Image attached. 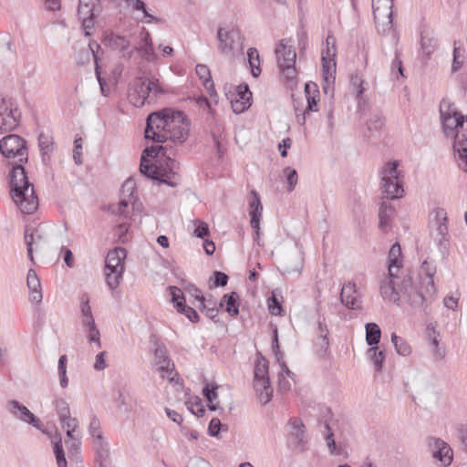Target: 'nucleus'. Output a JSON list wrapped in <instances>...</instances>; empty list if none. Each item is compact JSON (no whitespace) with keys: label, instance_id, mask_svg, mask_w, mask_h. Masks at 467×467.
Segmentation results:
<instances>
[{"label":"nucleus","instance_id":"nucleus-1","mask_svg":"<svg viewBox=\"0 0 467 467\" xmlns=\"http://www.w3.org/2000/svg\"><path fill=\"white\" fill-rule=\"evenodd\" d=\"M160 154L165 155V147L161 145L146 148L141 155L140 171L145 177L158 181L161 183L176 187L180 184L181 176L178 172V164L175 160L167 157L164 165L152 163L149 157L157 158Z\"/></svg>","mask_w":467,"mask_h":467},{"label":"nucleus","instance_id":"nucleus-2","mask_svg":"<svg viewBox=\"0 0 467 467\" xmlns=\"http://www.w3.org/2000/svg\"><path fill=\"white\" fill-rule=\"evenodd\" d=\"M23 162H9L10 193L23 213L31 214L38 207V198L35 193L33 184L28 181Z\"/></svg>","mask_w":467,"mask_h":467},{"label":"nucleus","instance_id":"nucleus-3","mask_svg":"<svg viewBox=\"0 0 467 467\" xmlns=\"http://www.w3.org/2000/svg\"><path fill=\"white\" fill-rule=\"evenodd\" d=\"M400 291L406 295L410 306L419 313L430 314L429 305L434 298L436 293H429L426 285L415 286L411 277L405 275L401 281Z\"/></svg>","mask_w":467,"mask_h":467},{"label":"nucleus","instance_id":"nucleus-4","mask_svg":"<svg viewBox=\"0 0 467 467\" xmlns=\"http://www.w3.org/2000/svg\"><path fill=\"white\" fill-rule=\"evenodd\" d=\"M127 257V251L123 247H115L110 250L105 260L106 283L111 290L116 289L124 272V261Z\"/></svg>","mask_w":467,"mask_h":467},{"label":"nucleus","instance_id":"nucleus-5","mask_svg":"<svg viewBox=\"0 0 467 467\" xmlns=\"http://www.w3.org/2000/svg\"><path fill=\"white\" fill-rule=\"evenodd\" d=\"M290 39H281L275 48L277 65L283 76L287 79L289 85L296 83V53L293 46L288 45Z\"/></svg>","mask_w":467,"mask_h":467},{"label":"nucleus","instance_id":"nucleus-6","mask_svg":"<svg viewBox=\"0 0 467 467\" xmlns=\"http://www.w3.org/2000/svg\"><path fill=\"white\" fill-rule=\"evenodd\" d=\"M0 152L5 159H13V162H27L28 161L26 141L16 134H9L2 138Z\"/></svg>","mask_w":467,"mask_h":467},{"label":"nucleus","instance_id":"nucleus-7","mask_svg":"<svg viewBox=\"0 0 467 467\" xmlns=\"http://www.w3.org/2000/svg\"><path fill=\"white\" fill-rule=\"evenodd\" d=\"M397 161L388 162L381 171L383 192L387 198L399 199L403 196L402 182L400 180Z\"/></svg>","mask_w":467,"mask_h":467},{"label":"nucleus","instance_id":"nucleus-8","mask_svg":"<svg viewBox=\"0 0 467 467\" xmlns=\"http://www.w3.org/2000/svg\"><path fill=\"white\" fill-rule=\"evenodd\" d=\"M133 85L134 93L130 94V99L136 107H141L145 102L150 103L156 99L157 94L163 92L156 81L147 78H137Z\"/></svg>","mask_w":467,"mask_h":467},{"label":"nucleus","instance_id":"nucleus-9","mask_svg":"<svg viewBox=\"0 0 467 467\" xmlns=\"http://www.w3.org/2000/svg\"><path fill=\"white\" fill-rule=\"evenodd\" d=\"M171 112L174 110L164 109L161 112L150 113L146 120L145 139L152 140L155 142H163L166 128L171 119Z\"/></svg>","mask_w":467,"mask_h":467},{"label":"nucleus","instance_id":"nucleus-10","mask_svg":"<svg viewBox=\"0 0 467 467\" xmlns=\"http://www.w3.org/2000/svg\"><path fill=\"white\" fill-rule=\"evenodd\" d=\"M21 119L17 102L13 98H0V133L16 130Z\"/></svg>","mask_w":467,"mask_h":467},{"label":"nucleus","instance_id":"nucleus-11","mask_svg":"<svg viewBox=\"0 0 467 467\" xmlns=\"http://www.w3.org/2000/svg\"><path fill=\"white\" fill-rule=\"evenodd\" d=\"M190 124L186 116L182 111L171 112V119L166 128L163 142L171 140L182 143L189 135Z\"/></svg>","mask_w":467,"mask_h":467},{"label":"nucleus","instance_id":"nucleus-12","mask_svg":"<svg viewBox=\"0 0 467 467\" xmlns=\"http://www.w3.org/2000/svg\"><path fill=\"white\" fill-rule=\"evenodd\" d=\"M394 0H372L373 16L379 31H389L393 23Z\"/></svg>","mask_w":467,"mask_h":467},{"label":"nucleus","instance_id":"nucleus-13","mask_svg":"<svg viewBox=\"0 0 467 467\" xmlns=\"http://www.w3.org/2000/svg\"><path fill=\"white\" fill-rule=\"evenodd\" d=\"M102 7L99 0H78V16L82 21L86 35L95 26V19L100 15Z\"/></svg>","mask_w":467,"mask_h":467},{"label":"nucleus","instance_id":"nucleus-14","mask_svg":"<svg viewBox=\"0 0 467 467\" xmlns=\"http://www.w3.org/2000/svg\"><path fill=\"white\" fill-rule=\"evenodd\" d=\"M432 214H434V221L436 230L433 234V238L439 247L440 252L445 255L449 251V231L447 226V213L442 208H436Z\"/></svg>","mask_w":467,"mask_h":467},{"label":"nucleus","instance_id":"nucleus-15","mask_svg":"<svg viewBox=\"0 0 467 467\" xmlns=\"http://www.w3.org/2000/svg\"><path fill=\"white\" fill-rule=\"evenodd\" d=\"M290 430L288 431V442L295 449L305 451L307 444L305 424L299 418L292 417L288 420Z\"/></svg>","mask_w":467,"mask_h":467},{"label":"nucleus","instance_id":"nucleus-16","mask_svg":"<svg viewBox=\"0 0 467 467\" xmlns=\"http://www.w3.org/2000/svg\"><path fill=\"white\" fill-rule=\"evenodd\" d=\"M429 448L432 457L441 462L442 466H448L453 459V452L451 446L440 438L431 437Z\"/></svg>","mask_w":467,"mask_h":467},{"label":"nucleus","instance_id":"nucleus-17","mask_svg":"<svg viewBox=\"0 0 467 467\" xmlns=\"http://www.w3.org/2000/svg\"><path fill=\"white\" fill-rule=\"evenodd\" d=\"M340 301L347 308L352 310H362V297L354 282H347L343 285L340 292Z\"/></svg>","mask_w":467,"mask_h":467},{"label":"nucleus","instance_id":"nucleus-18","mask_svg":"<svg viewBox=\"0 0 467 467\" xmlns=\"http://www.w3.org/2000/svg\"><path fill=\"white\" fill-rule=\"evenodd\" d=\"M169 290L171 296V301L176 310L185 315V317L192 323H197L200 320V317L196 310L192 306H186L185 296L181 293V289L178 286L171 285Z\"/></svg>","mask_w":467,"mask_h":467},{"label":"nucleus","instance_id":"nucleus-19","mask_svg":"<svg viewBox=\"0 0 467 467\" xmlns=\"http://www.w3.org/2000/svg\"><path fill=\"white\" fill-rule=\"evenodd\" d=\"M217 39L219 42L218 49L223 54H230L234 50L235 44L242 45L241 33L235 28L225 30L223 27H219Z\"/></svg>","mask_w":467,"mask_h":467},{"label":"nucleus","instance_id":"nucleus-20","mask_svg":"<svg viewBox=\"0 0 467 467\" xmlns=\"http://www.w3.org/2000/svg\"><path fill=\"white\" fill-rule=\"evenodd\" d=\"M155 364L158 366L160 372L163 378H167L171 382L174 381V364L171 363L168 356L167 348L163 344H157L154 349Z\"/></svg>","mask_w":467,"mask_h":467},{"label":"nucleus","instance_id":"nucleus-21","mask_svg":"<svg viewBox=\"0 0 467 467\" xmlns=\"http://www.w3.org/2000/svg\"><path fill=\"white\" fill-rule=\"evenodd\" d=\"M8 410L16 418L32 425L37 430H41V420L19 401L16 400H10L8 402Z\"/></svg>","mask_w":467,"mask_h":467},{"label":"nucleus","instance_id":"nucleus-22","mask_svg":"<svg viewBox=\"0 0 467 467\" xmlns=\"http://www.w3.org/2000/svg\"><path fill=\"white\" fill-rule=\"evenodd\" d=\"M252 105V92L248 85H239L236 88V94L231 99L233 111L236 114L244 112Z\"/></svg>","mask_w":467,"mask_h":467},{"label":"nucleus","instance_id":"nucleus-23","mask_svg":"<svg viewBox=\"0 0 467 467\" xmlns=\"http://www.w3.org/2000/svg\"><path fill=\"white\" fill-rule=\"evenodd\" d=\"M451 138L453 139L452 148L458 165L461 170L467 172V137L463 132L458 131Z\"/></svg>","mask_w":467,"mask_h":467},{"label":"nucleus","instance_id":"nucleus-24","mask_svg":"<svg viewBox=\"0 0 467 467\" xmlns=\"http://www.w3.org/2000/svg\"><path fill=\"white\" fill-rule=\"evenodd\" d=\"M396 277H390V275L388 274V276L381 280L380 286H379V292L384 300L392 301L396 304H399L400 300V291L401 284L396 285L394 282V279Z\"/></svg>","mask_w":467,"mask_h":467},{"label":"nucleus","instance_id":"nucleus-25","mask_svg":"<svg viewBox=\"0 0 467 467\" xmlns=\"http://www.w3.org/2000/svg\"><path fill=\"white\" fill-rule=\"evenodd\" d=\"M252 199L249 201V215L251 217L250 224L254 230L260 229V220L263 212V205L261 203L260 196L256 192V191L252 190L251 192Z\"/></svg>","mask_w":467,"mask_h":467},{"label":"nucleus","instance_id":"nucleus-26","mask_svg":"<svg viewBox=\"0 0 467 467\" xmlns=\"http://www.w3.org/2000/svg\"><path fill=\"white\" fill-rule=\"evenodd\" d=\"M435 274L436 265L428 260H424L420 266V282L421 285L427 286V291L429 293H436L433 281V276Z\"/></svg>","mask_w":467,"mask_h":467},{"label":"nucleus","instance_id":"nucleus-27","mask_svg":"<svg viewBox=\"0 0 467 467\" xmlns=\"http://www.w3.org/2000/svg\"><path fill=\"white\" fill-rule=\"evenodd\" d=\"M25 243L26 244L27 254L31 261H33L34 245L36 250L43 247L44 239L39 232L34 229L26 228L25 231Z\"/></svg>","mask_w":467,"mask_h":467},{"label":"nucleus","instance_id":"nucleus-28","mask_svg":"<svg viewBox=\"0 0 467 467\" xmlns=\"http://www.w3.org/2000/svg\"><path fill=\"white\" fill-rule=\"evenodd\" d=\"M305 94L307 100V106L305 109V113L317 111V103L319 101V90L317 85L312 81L306 83Z\"/></svg>","mask_w":467,"mask_h":467},{"label":"nucleus","instance_id":"nucleus-29","mask_svg":"<svg viewBox=\"0 0 467 467\" xmlns=\"http://www.w3.org/2000/svg\"><path fill=\"white\" fill-rule=\"evenodd\" d=\"M26 284L30 291V300L32 302L40 303L43 298L41 284L35 270H28L26 276Z\"/></svg>","mask_w":467,"mask_h":467},{"label":"nucleus","instance_id":"nucleus-30","mask_svg":"<svg viewBox=\"0 0 467 467\" xmlns=\"http://www.w3.org/2000/svg\"><path fill=\"white\" fill-rule=\"evenodd\" d=\"M254 389L263 404L269 402L273 397V388L269 377L254 380Z\"/></svg>","mask_w":467,"mask_h":467},{"label":"nucleus","instance_id":"nucleus-31","mask_svg":"<svg viewBox=\"0 0 467 467\" xmlns=\"http://www.w3.org/2000/svg\"><path fill=\"white\" fill-rule=\"evenodd\" d=\"M444 135L447 138L451 137L456 132L461 131L463 124V116H449L441 118Z\"/></svg>","mask_w":467,"mask_h":467},{"label":"nucleus","instance_id":"nucleus-32","mask_svg":"<svg viewBox=\"0 0 467 467\" xmlns=\"http://www.w3.org/2000/svg\"><path fill=\"white\" fill-rule=\"evenodd\" d=\"M401 247L398 243H395L389 252V275L390 277H398V272L402 266L401 264Z\"/></svg>","mask_w":467,"mask_h":467},{"label":"nucleus","instance_id":"nucleus-33","mask_svg":"<svg viewBox=\"0 0 467 467\" xmlns=\"http://www.w3.org/2000/svg\"><path fill=\"white\" fill-rule=\"evenodd\" d=\"M38 146L41 152L42 161L47 164L50 161V154L54 150V140L50 134L41 132L38 136Z\"/></svg>","mask_w":467,"mask_h":467},{"label":"nucleus","instance_id":"nucleus-34","mask_svg":"<svg viewBox=\"0 0 467 467\" xmlns=\"http://www.w3.org/2000/svg\"><path fill=\"white\" fill-rule=\"evenodd\" d=\"M239 295L237 292H231L223 295L221 299L220 306L223 307L229 316L235 317L239 315Z\"/></svg>","mask_w":467,"mask_h":467},{"label":"nucleus","instance_id":"nucleus-35","mask_svg":"<svg viewBox=\"0 0 467 467\" xmlns=\"http://www.w3.org/2000/svg\"><path fill=\"white\" fill-rule=\"evenodd\" d=\"M109 45L118 49L123 57L130 58L133 55L134 49L124 36H111Z\"/></svg>","mask_w":467,"mask_h":467},{"label":"nucleus","instance_id":"nucleus-36","mask_svg":"<svg viewBox=\"0 0 467 467\" xmlns=\"http://www.w3.org/2000/svg\"><path fill=\"white\" fill-rule=\"evenodd\" d=\"M133 49L147 61H152L155 58L151 37L149 32L144 33L143 36L141 37V44L139 47H134Z\"/></svg>","mask_w":467,"mask_h":467},{"label":"nucleus","instance_id":"nucleus-37","mask_svg":"<svg viewBox=\"0 0 467 467\" xmlns=\"http://www.w3.org/2000/svg\"><path fill=\"white\" fill-rule=\"evenodd\" d=\"M195 71L199 78L202 81L204 88L208 90L209 94L213 96L215 90L209 67L206 65L198 64L195 67Z\"/></svg>","mask_w":467,"mask_h":467},{"label":"nucleus","instance_id":"nucleus-38","mask_svg":"<svg viewBox=\"0 0 467 467\" xmlns=\"http://www.w3.org/2000/svg\"><path fill=\"white\" fill-rule=\"evenodd\" d=\"M420 46L424 54L431 55L438 46V40L432 32L424 30L421 32Z\"/></svg>","mask_w":467,"mask_h":467},{"label":"nucleus","instance_id":"nucleus-39","mask_svg":"<svg viewBox=\"0 0 467 467\" xmlns=\"http://www.w3.org/2000/svg\"><path fill=\"white\" fill-rule=\"evenodd\" d=\"M179 284L181 287H178L181 289V293L184 296V293L188 294L189 296H192L194 300L200 302V301H205V297L202 294V291L192 283L187 281L186 279H180Z\"/></svg>","mask_w":467,"mask_h":467},{"label":"nucleus","instance_id":"nucleus-40","mask_svg":"<svg viewBox=\"0 0 467 467\" xmlns=\"http://www.w3.org/2000/svg\"><path fill=\"white\" fill-rule=\"evenodd\" d=\"M366 328V342L370 347H377L381 337V330L376 323H367Z\"/></svg>","mask_w":467,"mask_h":467},{"label":"nucleus","instance_id":"nucleus-41","mask_svg":"<svg viewBox=\"0 0 467 467\" xmlns=\"http://www.w3.org/2000/svg\"><path fill=\"white\" fill-rule=\"evenodd\" d=\"M394 214V208L389 202H382L379 210V228L386 231V227L389 224Z\"/></svg>","mask_w":467,"mask_h":467},{"label":"nucleus","instance_id":"nucleus-42","mask_svg":"<svg viewBox=\"0 0 467 467\" xmlns=\"http://www.w3.org/2000/svg\"><path fill=\"white\" fill-rule=\"evenodd\" d=\"M323 67V78L327 85L333 84L335 81L336 60L321 58Z\"/></svg>","mask_w":467,"mask_h":467},{"label":"nucleus","instance_id":"nucleus-43","mask_svg":"<svg viewBox=\"0 0 467 467\" xmlns=\"http://www.w3.org/2000/svg\"><path fill=\"white\" fill-rule=\"evenodd\" d=\"M367 355L369 358L374 368L377 372L382 369V365L385 360V351L379 350L378 347L369 348L367 351Z\"/></svg>","mask_w":467,"mask_h":467},{"label":"nucleus","instance_id":"nucleus-44","mask_svg":"<svg viewBox=\"0 0 467 467\" xmlns=\"http://www.w3.org/2000/svg\"><path fill=\"white\" fill-rule=\"evenodd\" d=\"M80 310L82 317V325L88 327L95 324V320L92 315L91 307L89 306V300L87 296L81 297Z\"/></svg>","mask_w":467,"mask_h":467},{"label":"nucleus","instance_id":"nucleus-45","mask_svg":"<svg viewBox=\"0 0 467 467\" xmlns=\"http://www.w3.org/2000/svg\"><path fill=\"white\" fill-rule=\"evenodd\" d=\"M94 445L98 458L100 461V467H102V462L109 458V443L104 441L102 435H98V439L94 440Z\"/></svg>","mask_w":467,"mask_h":467},{"label":"nucleus","instance_id":"nucleus-46","mask_svg":"<svg viewBox=\"0 0 467 467\" xmlns=\"http://www.w3.org/2000/svg\"><path fill=\"white\" fill-rule=\"evenodd\" d=\"M317 325H318V337L320 339L319 352L326 353L328 348V346H329V340H328L329 332L327 329V326L325 322V318H323V320L318 319Z\"/></svg>","mask_w":467,"mask_h":467},{"label":"nucleus","instance_id":"nucleus-47","mask_svg":"<svg viewBox=\"0 0 467 467\" xmlns=\"http://www.w3.org/2000/svg\"><path fill=\"white\" fill-rule=\"evenodd\" d=\"M248 62L251 67L253 77L257 78L261 74L260 57L258 50L255 47H250L247 50Z\"/></svg>","mask_w":467,"mask_h":467},{"label":"nucleus","instance_id":"nucleus-48","mask_svg":"<svg viewBox=\"0 0 467 467\" xmlns=\"http://www.w3.org/2000/svg\"><path fill=\"white\" fill-rule=\"evenodd\" d=\"M391 342L393 343L395 349L399 355L406 357L410 354V346L404 338L397 336L395 333H392L391 335Z\"/></svg>","mask_w":467,"mask_h":467},{"label":"nucleus","instance_id":"nucleus-49","mask_svg":"<svg viewBox=\"0 0 467 467\" xmlns=\"http://www.w3.org/2000/svg\"><path fill=\"white\" fill-rule=\"evenodd\" d=\"M427 334H428V337H430L431 345H432V347L434 348V350H433L434 358L436 359L442 358H443V353L439 348V340L437 338L438 336H439V333L435 330L434 327H431V326H428L427 327Z\"/></svg>","mask_w":467,"mask_h":467},{"label":"nucleus","instance_id":"nucleus-50","mask_svg":"<svg viewBox=\"0 0 467 467\" xmlns=\"http://www.w3.org/2000/svg\"><path fill=\"white\" fill-rule=\"evenodd\" d=\"M367 125L369 131H379L385 126V117L379 112L372 114Z\"/></svg>","mask_w":467,"mask_h":467},{"label":"nucleus","instance_id":"nucleus-51","mask_svg":"<svg viewBox=\"0 0 467 467\" xmlns=\"http://www.w3.org/2000/svg\"><path fill=\"white\" fill-rule=\"evenodd\" d=\"M268 377V361L266 358L258 357L254 367V379Z\"/></svg>","mask_w":467,"mask_h":467},{"label":"nucleus","instance_id":"nucleus-52","mask_svg":"<svg viewBox=\"0 0 467 467\" xmlns=\"http://www.w3.org/2000/svg\"><path fill=\"white\" fill-rule=\"evenodd\" d=\"M186 405L188 410L198 418L204 416L205 408L199 397H194L193 400L187 401Z\"/></svg>","mask_w":467,"mask_h":467},{"label":"nucleus","instance_id":"nucleus-53","mask_svg":"<svg viewBox=\"0 0 467 467\" xmlns=\"http://www.w3.org/2000/svg\"><path fill=\"white\" fill-rule=\"evenodd\" d=\"M67 358L66 355H62L58 359V376H59V383L62 388H66L68 385V379L67 377Z\"/></svg>","mask_w":467,"mask_h":467},{"label":"nucleus","instance_id":"nucleus-54","mask_svg":"<svg viewBox=\"0 0 467 467\" xmlns=\"http://www.w3.org/2000/svg\"><path fill=\"white\" fill-rule=\"evenodd\" d=\"M440 113L441 118L462 115L456 109L455 105L446 99H442L440 104Z\"/></svg>","mask_w":467,"mask_h":467},{"label":"nucleus","instance_id":"nucleus-55","mask_svg":"<svg viewBox=\"0 0 467 467\" xmlns=\"http://www.w3.org/2000/svg\"><path fill=\"white\" fill-rule=\"evenodd\" d=\"M53 449L56 455L57 467H67V463L65 457L61 438L58 441H54Z\"/></svg>","mask_w":467,"mask_h":467},{"label":"nucleus","instance_id":"nucleus-56","mask_svg":"<svg viewBox=\"0 0 467 467\" xmlns=\"http://www.w3.org/2000/svg\"><path fill=\"white\" fill-rule=\"evenodd\" d=\"M326 44L327 50L322 52L321 58L335 59L337 55L336 38L333 36H327Z\"/></svg>","mask_w":467,"mask_h":467},{"label":"nucleus","instance_id":"nucleus-57","mask_svg":"<svg viewBox=\"0 0 467 467\" xmlns=\"http://www.w3.org/2000/svg\"><path fill=\"white\" fill-rule=\"evenodd\" d=\"M55 408L59 420L70 415L69 405L64 399H57L55 400Z\"/></svg>","mask_w":467,"mask_h":467},{"label":"nucleus","instance_id":"nucleus-58","mask_svg":"<svg viewBox=\"0 0 467 467\" xmlns=\"http://www.w3.org/2000/svg\"><path fill=\"white\" fill-rule=\"evenodd\" d=\"M205 302H206V300L205 301L202 300L199 302L200 303V305L198 306L199 309L201 310V312L204 313L207 317H209L213 321L216 322L215 318L218 316V308L215 307L214 303H211L212 306H210V305H207Z\"/></svg>","mask_w":467,"mask_h":467},{"label":"nucleus","instance_id":"nucleus-59","mask_svg":"<svg viewBox=\"0 0 467 467\" xmlns=\"http://www.w3.org/2000/svg\"><path fill=\"white\" fill-rule=\"evenodd\" d=\"M284 174L286 178V182L288 184L287 190L288 192H292L295 189L296 185L297 184V171L291 167H286L284 169Z\"/></svg>","mask_w":467,"mask_h":467},{"label":"nucleus","instance_id":"nucleus-60","mask_svg":"<svg viewBox=\"0 0 467 467\" xmlns=\"http://www.w3.org/2000/svg\"><path fill=\"white\" fill-rule=\"evenodd\" d=\"M218 385L216 383L206 384L202 389V395L208 403H212L218 398Z\"/></svg>","mask_w":467,"mask_h":467},{"label":"nucleus","instance_id":"nucleus-61","mask_svg":"<svg viewBox=\"0 0 467 467\" xmlns=\"http://www.w3.org/2000/svg\"><path fill=\"white\" fill-rule=\"evenodd\" d=\"M324 426H325L326 430L327 431V433L325 436V439H326L327 446L330 453L339 454V451L337 450L336 441L334 440V433H333L331 428L329 427V424L325 422Z\"/></svg>","mask_w":467,"mask_h":467},{"label":"nucleus","instance_id":"nucleus-62","mask_svg":"<svg viewBox=\"0 0 467 467\" xmlns=\"http://www.w3.org/2000/svg\"><path fill=\"white\" fill-rule=\"evenodd\" d=\"M88 328V339L89 342L95 343L98 348H101L100 343V333L99 330L97 328L96 324L90 325L86 327Z\"/></svg>","mask_w":467,"mask_h":467},{"label":"nucleus","instance_id":"nucleus-63","mask_svg":"<svg viewBox=\"0 0 467 467\" xmlns=\"http://www.w3.org/2000/svg\"><path fill=\"white\" fill-rule=\"evenodd\" d=\"M268 308L270 313L274 316L282 315L283 307L275 295L268 298Z\"/></svg>","mask_w":467,"mask_h":467},{"label":"nucleus","instance_id":"nucleus-64","mask_svg":"<svg viewBox=\"0 0 467 467\" xmlns=\"http://www.w3.org/2000/svg\"><path fill=\"white\" fill-rule=\"evenodd\" d=\"M195 224L196 227L194 229L193 234L196 237L204 239L206 236L210 234L209 226L206 223L197 221Z\"/></svg>","mask_w":467,"mask_h":467}]
</instances>
